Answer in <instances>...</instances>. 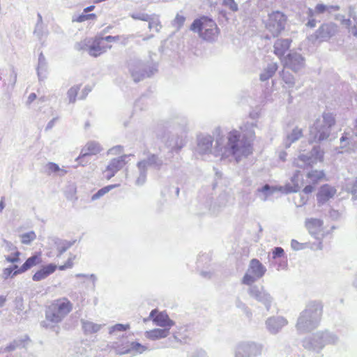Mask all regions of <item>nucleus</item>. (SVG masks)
I'll return each instance as SVG.
<instances>
[{"label": "nucleus", "instance_id": "obj_6", "mask_svg": "<svg viewBox=\"0 0 357 357\" xmlns=\"http://www.w3.org/2000/svg\"><path fill=\"white\" fill-rule=\"evenodd\" d=\"M128 68L133 81L136 83L151 77L157 71V67L155 65H150L135 57L128 61Z\"/></svg>", "mask_w": 357, "mask_h": 357}, {"label": "nucleus", "instance_id": "obj_31", "mask_svg": "<svg viewBox=\"0 0 357 357\" xmlns=\"http://www.w3.org/2000/svg\"><path fill=\"white\" fill-rule=\"evenodd\" d=\"M278 68L277 63H270L264 69L259 75V79L262 82L267 81L271 78Z\"/></svg>", "mask_w": 357, "mask_h": 357}, {"label": "nucleus", "instance_id": "obj_19", "mask_svg": "<svg viewBox=\"0 0 357 357\" xmlns=\"http://www.w3.org/2000/svg\"><path fill=\"white\" fill-rule=\"evenodd\" d=\"M156 312V310H153L150 312L149 317L153 319L157 326L169 329L171 326L174 325V322L169 318L167 314L160 312L155 316Z\"/></svg>", "mask_w": 357, "mask_h": 357}, {"label": "nucleus", "instance_id": "obj_27", "mask_svg": "<svg viewBox=\"0 0 357 357\" xmlns=\"http://www.w3.org/2000/svg\"><path fill=\"white\" fill-rule=\"evenodd\" d=\"M102 37L96 36L93 41V43L89 47V54L93 57H97L105 52L104 47H101Z\"/></svg>", "mask_w": 357, "mask_h": 357}, {"label": "nucleus", "instance_id": "obj_18", "mask_svg": "<svg viewBox=\"0 0 357 357\" xmlns=\"http://www.w3.org/2000/svg\"><path fill=\"white\" fill-rule=\"evenodd\" d=\"M126 165V162L123 158H114L110 163L107 166L104 172V176L109 180L116 173L119 171Z\"/></svg>", "mask_w": 357, "mask_h": 357}, {"label": "nucleus", "instance_id": "obj_54", "mask_svg": "<svg viewBox=\"0 0 357 357\" xmlns=\"http://www.w3.org/2000/svg\"><path fill=\"white\" fill-rule=\"evenodd\" d=\"M258 280L254 275L247 271L242 279V282L247 285H250Z\"/></svg>", "mask_w": 357, "mask_h": 357}, {"label": "nucleus", "instance_id": "obj_16", "mask_svg": "<svg viewBox=\"0 0 357 357\" xmlns=\"http://www.w3.org/2000/svg\"><path fill=\"white\" fill-rule=\"evenodd\" d=\"M305 227L309 233L316 239L320 240L323 236V221L317 218H308L305 220Z\"/></svg>", "mask_w": 357, "mask_h": 357}, {"label": "nucleus", "instance_id": "obj_24", "mask_svg": "<svg viewBox=\"0 0 357 357\" xmlns=\"http://www.w3.org/2000/svg\"><path fill=\"white\" fill-rule=\"evenodd\" d=\"M56 269V266L54 264H49L43 266L37 271L32 277L33 281L38 282L45 279L50 275L52 274Z\"/></svg>", "mask_w": 357, "mask_h": 357}, {"label": "nucleus", "instance_id": "obj_28", "mask_svg": "<svg viewBox=\"0 0 357 357\" xmlns=\"http://www.w3.org/2000/svg\"><path fill=\"white\" fill-rule=\"evenodd\" d=\"M303 136V130L298 127L294 128L290 132H287L286 137L284 139V147H290L292 143L298 141Z\"/></svg>", "mask_w": 357, "mask_h": 357}, {"label": "nucleus", "instance_id": "obj_50", "mask_svg": "<svg viewBox=\"0 0 357 357\" xmlns=\"http://www.w3.org/2000/svg\"><path fill=\"white\" fill-rule=\"evenodd\" d=\"M282 78L283 82L288 86L289 88H292L295 84V79L294 77L288 72H282Z\"/></svg>", "mask_w": 357, "mask_h": 357}, {"label": "nucleus", "instance_id": "obj_60", "mask_svg": "<svg viewBox=\"0 0 357 357\" xmlns=\"http://www.w3.org/2000/svg\"><path fill=\"white\" fill-rule=\"evenodd\" d=\"M284 255V251L281 247H275L273 250V258H280L282 257Z\"/></svg>", "mask_w": 357, "mask_h": 357}, {"label": "nucleus", "instance_id": "obj_39", "mask_svg": "<svg viewBox=\"0 0 357 357\" xmlns=\"http://www.w3.org/2000/svg\"><path fill=\"white\" fill-rule=\"evenodd\" d=\"M29 339L27 336H25L24 339H17L13 340L12 342H10L6 348V351H12L16 349L17 348L20 347H25L26 342L29 341Z\"/></svg>", "mask_w": 357, "mask_h": 357}, {"label": "nucleus", "instance_id": "obj_52", "mask_svg": "<svg viewBox=\"0 0 357 357\" xmlns=\"http://www.w3.org/2000/svg\"><path fill=\"white\" fill-rule=\"evenodd\" d=\"M135 20L148 21L150 20V15L144 13H132L129 15Z\"/></svg>", "mask_w": 357, "mask_h": 357}, {"label": "nucleus", "instance_id": "obj_5", "mask_svg": "<svg viewBox=\"0 0 357 357\" xmlns=\"http://www.w3.org/2000/svg\"><path fill=\"white\" fill-rule=\"evenodd\" d=\"M338 342V337L328 331H318L303 341V347L308 349L319 351L327 344H335Z\"/></svg>", "mask_w": 357, "mask_h": 357}, {"label": "nucleus", "instance_id": "obj_15", "mask_svg": "<svg viewBox=\"0 0 357 357\" xmlns=\"http://www.w3.org/2000/svg\"><path fill=\"white\" fill-rule=\"evenodd\" d=\"M284 66L297 73L305 66V58L296 52H290L284 59Z\"/></svg>", "mask_w": 357, "mask_h": 357}, {"label": "nucleus", "instance_id": "obj_38", "mask_svg": "<svg viewBox=\"0 0 357 357\" xmlns=\"http://www.w3.org/2000/svg\"><path fill=\"white\" fill-rule=\"evenodd\" d=\"M307 177L310 178L312 184L315 185L324 179L325 177V173L324 171L312 170L307 173Z\"/></svg>", "mask_w": 357, "mask_h": 357}, {"label": "nucleus", "instance_id": "obj_7", "mask_svg": "<svg viewBox=\"0 0 357 357\" xmlns=\"http://www.w3.org/2000/svg\"><path fill=\"white\" fill-rule=\"evenodd\" d=\"M73 305L66 298L59 299L49 306L45 312L46 319L52 323H59L72 310Z\"/></svg>", "mask_w": 357, "mask_h": 357}, {"label": "nucleus", "instance_id": "obj_45", "mask_svg": "<svg viewBox=\"0 0 357 357\" xmlns=\"http://www.w3.org/2000/svg\"><path fill=\"white\" fill-rule=\"evenodd\" d=\"M123 146H122L121 145H116V146L109 149L107 151V155H119L120 156H135L132 153L123 154Z\"/></svg>", "mask_w": 357, "mask_h": 357}, {"label": "nucleus", "instance_id": "obj_57", "mask_svg": "<svg viewBox=\"0 0 357 357\" xmlns=\"http://www.w3.org/2000/svg\"><path fill=\"white\" fill-rule=\"evenodd\" d=\"M33 34L36 35L39 40H42L43 37L46 35L43 24L40 25L39 27L36 26Z\"/></svg>", "mask_w": 357, "mask_h": 357}, {"label": "nucleus", "instance_id": "obj_8", "mask_svg": "<svg viewBox=\"0 0 357 357\" xmlns=\"http://www.w3.org/2000/svg\"><path fill=\"white\" fill-rule=\"evenodd\" d=\"M287 21V16L284 13L280 10L272 11L265 21V28L273 38H277L285 29Z\"/></svg>", "mask_w": 357, "mask_h": 357}, {"label": "nucleus", "instance_id": "obj_56", "mask_svg": "<svg viewBox=\"0 0 357 357\" xmlns=\"http://www.w3.org/2000/svg\"><path fill=\"white\" fill-rule=\"evenodd\" d=\"M21 253L20 252L16 250L14 254H13V256H6V261L7 262H9V263H17V262H19L20 261V256Z\"/></svg>", "mask_w": 357, "mask_h": 357}, {"label": "nucleus", "instance_id": "obj_22", "mask_svg": "<svg viewBox=\"0 0 357 357\" xmlns=\"http://www.w3.org/2000/svg\"><path fill=\"white\" fill-rule=\"evenodd\" d=\"M336 193V190L330 186L329 185L325 184L322 185L317 195L318 203L323 204L332 198Z\"/></svg>", "mask_w": 357, "mask_h": 357}, {"label": "nucleus", "instance_id": "obj_49", "mask_svg": "<svg viewBox=\"0 0 357 357\" xmlns=\"http://www.w3.org/2000/svg\"><path fill=\"white\" fill-rule=\"evenodd\" d=\"M116 185H109L107 186H105L101 189H100L97 192L93 194L91 197V200L94 201L96 200L101 197H102L104 195L109 192L112 189H113Z\"/></svg>", "mask_w": 357, "mask_h": 357}, {"label": "nucleus", "instance_id": "obj_21", "mask_svg": "<svg viewBox=\"0 0 357 357\" xmlns=\"http://www.w3.org/2000/svg\"><path fill=\"white\" fill-rule=\"evenodd\" d=\"M147 350L148 347L146 346L142 345L137 342H132L126 347L116 349V352L119 355H123L131 352H134L135 354H142Z\"/></svg>", "mask_w": 357, "mask_h": 357}, {"label": "nucleus", "instance_id": "obj_53", "mask_svg": "<svg viewBox=\"0 0 357 357\" xmlns=\"http://www.w3.org/2000/svg\"><path fill=\"white\" fill-rule=\"evenodd\" d=\"M222 6L228 8L232 12H236L238 10V4L234 0H222Z\"/></svg>", "mask_w": 357, "mask_h": 357}, {"label": "nucleus", "instance_id": "obj_62", "mask_svg": "<svg viewBox=\"0 0 357 357\" xmlns=\"http://www.w3.org/2000/svg\"><path fill=\"white\" fill-rule=\"evenodd\" d=\"M340 147L344 149L347 144H349V138L347 137V133H344L340 139Z\"/></svg>", "mask_w": 357, "mask_h": 357}, {"label": "nucleus", "instance_id": "obj_33", "mask_svg": "<svg viewBox=\"0 0 357 357\" xmlns=\"http://www.w3.org/2000/svg\"><path fill=\"white\" fill-rule=\"evenodd\" d=\"M75 242V240L68 241L66 240L56 238L54 244L56 245V250L58 251L57 257H61L66 251H67L68 249L73 246Z\"/></svg>", "mask_w": 357, "mask_h": 357}, {"label": "nucleus", "instance_id": "obj_30", "mask_svg": "<svg viewBox=\"0 0 357 357\" xmlns=\"http://www.w3.org/2000/svg\"><path fill=\"white\" fill-rule=\"evenodd\" d=\"M47 70V63L46 59L43 52H40L38 56V63L37 67V74L40 81L44 79L46 77Z\"/></svg>", "mask_w": 357, "mask_h": 357}, {"label": "nucleus", "instance_id": "obj_13", "mask_svg": "<svg viewBox=\"0 0 357 357\" xmlns=\"http://www.w3.org/2000/svg\"><path fill=\"white\" fill-rule=\"evenodd\" d=\"M248 294L257 302L261 303L267 311L271 309L273 298L264 287L252 285L248 289Z\"/></svg>", "mask_w": 357, "mask_h": 357}, {"label": "nucleus", "instance_id": "obj_61", "mask_svg": "<svg viewBox=\"0 0 357 357\" xmlns=\"http://www.w3.org/2000/svg\"><path fill=\"white\" fill-rule=\"evenodd\" d=\"M102 37L101 38V40H105L107 42H116V41H119L120 40V36L119 35H117V36H100Z\"/></svg>", "mask_w": 357, "mask_h": 357}, {"label": "nucleus", "instance_id": "obj_37", "mask_svg": "<svg viewBox=\"0 0 357 357\" xmlns=\"http://www.w3.org/2000/svg\"><path fill=\"white\" fill-rule=\"evenodd\" d=\"M22 272L20 271V268L17 265H13L8 268H5L2 272V278L7 280L9 278H14L15 276L21 274Z\"/></svg>", "mask_w": 357, "mask_h": 357}, {"label": "nucleus", "instance_id": "obj_43", "mask_svg": "<svg viewBox=\"0 0 357 357\" xmlns=\"http://www.w3.org/2000/svg\"><path fill=\"white\" fill-rule=\"evenodd\" d=\"M149 22V29H155L156 32H160L162 24L158 17H155V15H150V20L147 21Z\"/></svg>", "mask_w": 357, "mask_h": 357}, {"label": "nucleus", "instance_id": "obj_9", "mask_svg": "<svg viewBox=\"0 0 357 357\" xmlns=\"http://www.w3.org/2000/svg\"><path fill=\"white\" fill-rule=\"evenodd\" d=\"M264 345L255 341H241L235 348L234 357H259L261 355Z\"/></svg>", "mask_w": 357, "mask_h": 357}, {"label": "nucleus", "instance_id": "obj_51", "mask_svg": "<svg viewBox=\"0 0 357 357\" xmlns=\"http://www.w3.org/2000/svg\"><path fill=\"white\" fill-rule=\"evenodd\" d=\"M130 328V324H116L109 328V333L114 334L116 332L125 331Z\"/></svg>", "mask_w": 357, "mask_h": 357}, {"label": "nucleus", "instance_id": "obj_40", "mask_svg": "<svg viewBox=\"0 0 357 357\" xmlns=\"http://www.w3.org/2000/svg\"><path fill=\"white\" fill-rule=\"evenodd\" d=\"M213 137L216 144V151H218L224 144V136L220 127H216L213 131Z\"/></svg>", "mask_w": 357, "mask_h": 357}, {"label": "nucleus", "instance_id": "obj_36", "mask_svg": "<svg viewBox=\"0 0 357 357\" xmlns=\"http://www.w3.org/2000/svg\"><path fill=\"white\" fill-rule=\"evenodd\" d=\"M82 326L84 333L91 334L99 331L103 325L97 324L89 321L82 320Z\"/></svg>", "mask_w": 357, "mask_h": 357}, {"label": "nucleus", "instance_id": "obj_12", "mask_svg": "<svg viewBox=\"0 0 357 357\" xmlns=\"http://www.w3.org/2000/svg\"><path fill=\"white\" fill-rule=\"evenodd\" d=\"M164 162L161 158H146L137 162V167L139 171V175L136 180L137 185H142L146 180V170L148 169H160L163 166Z\"/></svg>", "mask_w": 357, "mask_h": 357}, {"label": "nucleus", "instance_id": "obj_10", "mask_svg": "<svg viewBox=\"0 0 357 357\" xmlns=\"http://www.w3.org/2000/svg\"><path fill=\"white\" fill-rule=\"evenodd\" d=\"M214 137L208 134L200 133L197 135L196 139L195 152L199 155H213L220 156L216 151V144L213 146Z\"/></svg>", "mask_w": 357, "mask_h": 357}, {"label": "nucleus", "instance_id": "obj_32", "mask_svg": "<svg viewBox=\"0 0 357 357\" xmlns=\"http://www.w3.org/2000/svg\"><path fill=\"white\" fill-rule=\"evenodd\" d=\"M169 328H155L149 331H146L145 333V336L148 339L155 340L166 337L169 335Z\"/></svg>", "mask_w": 357, "mask_h": 357}, {"label": "nucleus", "instance_id": "obj_17", "mask_svg": "<svg viewBox=\"0 0 357 357\" xmlns=\"http://www.w3.org/2000/svg\"><path fill=\"white\" fill-rule=\"evenodd\" d=\"M287 321L282 317H271L266 321V327L271 334H277L284 326Z\"/></svg>", "mask_w": 357, "mask_h": 357}, {"label": "nucleus", "instance_id": "obj_46", "mask_svg": "<svg viewBox=\"0 0 357 357\" xmlns=\"http://www.w3.org/2000/svg\"><path fill=\"white\" fill-rule=\"evenodd\" d=\"M80 89L79 85L72 86L67 92V96L70 103H74L76 101L77 93Z\"/></svg>", "mask_w": 357, "mask_h": 357}, {"label": "nucleus", "instance_id": "obj_3", "mask_svg": "<svg viewBox=\"0 0 357 357\" xmlns=\"http://www.w3.org/2000/svg\"><path fill=\"white\" fill-rule=\"evenodd\" d=\"M190 30L198 33L202 39L209 43L216 41L220 33L215 22L206 15L195 19L190 24Z\"/></svg>", "mask_w": 357, "mask_h": 357}, {"label": "nucleus", "instance_id": "obj_4", "mask_svg": "<svg viewBox=\"0 0 357 357\" xmlns=\"http://www.w3.org/2000/svg\"><path fill=\"white\" fill-rule=\"evenodd\" d=\"M335 122V118L333 113L324 112L321 117L317 119L310 128V138L316 142L327 139Z\"/></svg>", "mask_w": 357, "mask_h": 357}, {"label": "nucleus", "instance_id": "obj_26", "mask_svg": "<svg viewBox=\"0 0 357 357\" xmlns=\"http://www.w3.org/2000/svg\"><path fill=\"white\" fill-rule=\"evenodd\" d=\"M102 150L100 144L95 141L88 142L82 149L79 156H91L96 155L100 153Z\"/></svg>", "mask_w": 357, "mask_h": 357}, {"label": "nucleus", "instance_id": "obj_55", "mask_svg": "<svg viewBox=\"0 0 357 357\" xmlns=\"http://www.w3.org/2000/svg\"><path fill=\"white\" fill-rule=\"evenodd\" d=\"M324 151L319 145H314L312 148L310 156H324Z\"/></svg>", "mask_w": 357, "mask_h": 357}, {"label": "nucleus", "instance_id": "obj_25", "mask_svg": "<svg viewBox=\"0 0 357 357\" xmlns=\"http://www.w3.org/2000/svg\"><path fill=\"white\" fill-rule=\"evenodd\" d=\"M248 270L257 279L262 278L266 271V267L257 259H252L250 261Z\"/></svg>", "mask_w": 357, "mask_h": 357}, {"label": "nucleus", "instance_id": "obj_42", "mask_svg": "<svg viewBox=\"0 0 357 357\" xmlns=\"http://www.w3.org/2000/svg\"><path fill=\"white\" fill-rule=\"evenodd\" d=\"M236 306L237 308L241 310L243 313L246 316V317L249 319H251L252 317V312L250 308L248 307V306L243 303L242 301H241L239 298H237L236 300Z\"/></svg>", "mask_w": 357, "mask_h": 357}, {"label": "nucleus", "instance_id": "obj_11", "mask_svg": "<svg viewBox=\"0 0 357 357\" xmlns=\"http://www.w3.org/2000/svg\"><path fill=\"white\" fill-rule=\"evenodd\" d=\"M340 9L338 5H326L324 3H317L314 8H308L306 10L305 26L313 29L317 26V20L315 19L316 15L328 13L331 14L332 11H337Z\"/></svg>", "mask_w": 357, "mask_h": 357}, {"label": "nucleus", "instance_id": "obj_63", "mask_svg": "<svg viewBox=\"0 0 357 357\" xmlns=\"http://www.w3.org/2000/svg\"><path fill=\"white\" fill-rule=\"evenodd\" d=\"M348 15L349 17L351 18L352 20L357 17V13L354 6H349L348 7Z\"/></svg>", "mask_w": 357, "mask_h": 357}, {"label": "nucleus", "instance_id": "obj_1", "mask_svg": "<svg viewBox=\"0 0 357 357\" xmlns=\"http://www.w3.org/2000/svg\"><path fill=\"white\" fill-rule=\"evenodd\" d=\"M324 305L320 301H309L297 319L296 328L301 334L310 333L317 329L321 323Z\"/></svg>", "mask_w": 357, "mask_h": 357}, {"label": "nucleus", "instance_id": "obj_14", "mask_svg": "<svg viewBox=\"0 0 357 357\" xmlns=\"http://www.w3.org/2000/svg\"><path fill=\"white\" fill-rule=\"evenodd\" d=\"M338 26L334 22L323 23L315 31V38L321 42L328 41L337 32Z\"/></svg>", "mask_w": 357, "mask_h": 357}, {"label": "nucleus", "instance_id": "obj_20", "mask_svg": "<svg viewBox=\"0 0 357 357\" xmlns=\"http://www.w3.org/2000/svg\"><path fill=\"white\" fill-rule=\"evenodd\" d=\"M291 42V38H278L273 45V53L281 58L289 49Z\"/></svg>", "mask_w": 357, "mask_h": 357}, {"label": "nucleus", "instance_id": "obj_64", "mask_svg": "<svg viewBox=\"0 0 357 357\" xmlns=\"http://www.w3.org/2000/svg\"><path fill=\"white\" fill-rule=\"evenodd\" d=\"M350 192L353 195L354 199L357 198V178L356 179L355 182L354 183L352 187L350 188Z\"/></svg>", "mask_w": 357, "mask_h": 357}, {"label": "nucleus", "instance_id": "obj_58", "mask_svg": "<svg viewBox=\"0 0 357 357\" xmlns=\"http://www.w3.org/2000/svg\"><path fill=\"white\" fill-rule=\"evenodd\" d=\"M135 38V34H129V35H122L120 36V41L121 44L126 46L128 45V42L130 40H133Z\"/></svg>", "mask_w": 357, "mask_h": 357}, {"label": "nucleus", "instance_id": "obj_35", "mask_svg": "<svg viewBox=\"0 0 357 357\" xmlns=\"http://www.w3.org/2000/svg\"><path fill=\"white\" fill-rule=\"evenodd\" d=\"M168 123L170 126L172 125L173 126L184 127L188 123V119L182 114L175 113L171 116Z\"/></svg>", "mask_w": 357, "mask_h": 357}, {"label": "nucleus", "instance_id": "obj_23", "mask_svg": "<svg viewBox=\"0 0 357 357\" xmlns=\"http://www.w3.org/2000/svg\"><path fill=\"white\" fill-rule=\"evenodd\" d=\"M282 189V187L278 188L265 184L263 187L257 190L256 195L262 202H266L270 196L273 195L277 191H281Z\"/></svg>", "mask_w": 357, "mask_h": 357}, {"label": "nucleus", "instance_id": "obj_44", "mask_svg": "<svg viewBox=\"0 0 357 357\" xmlns=\"http://www.w3.org/2000/svg\"><path fill=\"white\" fill-rule=\"evenodd\" d=\"M47 170L48 173H58V175L60 176H64L66 172L63 169L59 168V165L54 162H49L46 165Z\"/></svg>", "mask_w": 357, "mask_h": 357}, {"label": "nucleus", "instance_id": "obj_48", "mask_svg": "<svg viewBox=\"0 0 357 357\" xmlns=\"http://www.w3.org/2000/svg\"><path fill=\"white\" fill-rule=\"evenodd\" d=\"M185 21V17L177 13L174 20L172 22V25L179 31L183 26Z\"/></svg>", "mask_w": 357, "mask_h": 357}, {"label": "nucleus", "instance_id": "obj_47", "mask_svg": "<svg viewBox=\"0 0 357 357\" xmlns=\"http://www.w3.org/2000/svg\"><path fill=\"white\" fill-rule=\"evenodd\" d=\"M21 242L23 244L29 245L33 241H34L36 238V235L34 231H31L24 234H22L21 236Z\"/></svg>", "mask_w": 357, "mask_h": 357}, {"label": "nucleus", "instance_id": "obj_29", "mask_svg": "<svg viewBox=\"0 0 357 357\" xmlns=\"http://www.w3.org/2000/svg\"><path fill=\"white\" fill-rule=\"evenodd\" d=\"M319 158H294L293 165L300 169H307L317 162ZM320 159L321 158H319Z\"/></svg>", "mask_w": 357, "mask_h": 357}, {"label": "nucleus", "instance_id": "obj_59", "mask_svg": "<svg viewBox=\"0 0 357 357\" xmlns=\"http://www.w3.org/2000/svg\"><path fill=\"white\" fill-rule=\"evenodd\" d=\"M2 247L5 248L7 252L14 251L17 250V248L10 241L3 239Z\"/></svg>", "mask_w": 357, "mask_h": 357}, {"label": "nucleus", "instance_id": "obj_2", "mask_svg": "<svg viewBox=\"0 0 357 357\" xmlns=\"http://www.w3.org/2000/svg\"><path fill=\"white\" fill-rule=\"evenodd\" d=\"M220 156H248L252 153V146L245 135L232 130L227 135V142L218 151Z\"/></svg>", "mask_w": 357, "mask_h": 357}, {"label": "nucleus", "instance_id": "obj_34", "mask_svg": "<svg viewBox=\"0 0 357 357\" xmlns=\"http://www.w3.org/2000/svg\"><path fill=\"white\" fill-rule=\"evenodd\" d=\"M41 262V258L40 255H34L29 257L22 266L20 268V271L22 273L26 272L33 266L39 264Z\"/></svg>", "mask_w": 357, "mask_h": 357}, {"label": "nucleus", "instance_id": "obj_41", "mask_svg": "<svg viewBox=\"0 0 357 357\" xmlns=\"http://www.w3.org/2000/svg\"><path fill=\"white\" fill-rule=\"evenodd\" d=\"M299 170H296L295 174L291 178V182L293 183V185H286V193L290 192H297L299 191L301 187L298 183V176Z\"/></svg>", "mask_w": 357, "mask_h": 357}]
</instances>
